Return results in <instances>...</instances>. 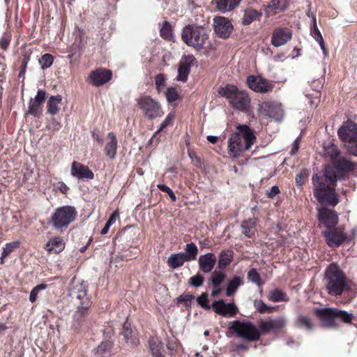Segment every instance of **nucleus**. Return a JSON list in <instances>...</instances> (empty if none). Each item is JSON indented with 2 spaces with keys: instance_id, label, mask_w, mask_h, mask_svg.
Segmentation results:
<instances>
[{
  "instance_id": "15",
  "label": "nucleus",
  "mask_w": 357,
  "mask_h": 357,
  "mask_svg": "<svg viewBox=\"0 0 357 357\" xmlns=\"http://www.w3.org/2000/svg\"><path fill=\"white\" fill-rule=\"evenodd\" d=\"M326 243L331 247H338L347 238V235L340 228H331L323 231Z\"/></svg>"
},
{
  "instance_id": "64",
  "label": "nucleus",
  "mask_w": 357,
  "mask_h": 357,
  "mask_svg": "<svg viewBox=\"0 0 357 357\" xmlns=\"http://www.w3.org/2000/svg\"><path fill=\"white\" fill-rule=\"evenodd\" d=\"M10 43V39L8 38H2L0 40V46L2 49L6 50Z\"/></svg>"
},
{
  "instance_id": "29",
  "label": "nucleus",
  "mask_w": 357,
  "mask_h": 357,
  "mask_svg": "<svg viewBox=\"0 0 357 357\" xmlns=\"http://www.w3.org/2000/svg\"><path fill=\"white\" fill-rule=\"evenodd\" d=\"M213 1L215 4V8L218 10L226 13L237 7L241 0H213Z\"/></svg>"
},
{
  "instance_id": "8",
  "label": "nucleus",
  "mask_w": 357,
  "mask_h": 357,
  "mask_svg": "<svg viewBox=\"0 0 357 357\" xmlns=\"http://www.w3.org/2000/svg\"><path fill=\"white\" fill-rule=\"evenodd\" d=\"M137 102L143 115L149 119L162 116L164 114L160 103L150 96H142Z\"/></svg>"
},
{
  "instance_id": "35",
  "label": "nucleus",
  "mask_w": 357,
  "mask_h": 357,
  "mask_svg": "<svg viewBox=\"0 0 357 357\" xmlns=\"http://www.w3.org/2000/svg\"><path fill=\"white\" fill-rule=\"evenodd\" d=\"M185 261H188L184 257L183 253L178 252L172 254L167 259V264L172 268H177L183 265Z\"/></svg>"
},
{
  "instance_id": "56",
  "label": "nucleus",
  "mask_w": 357,
  "mask_h": 357,
  "mask_svg": "<svg viewBox=\"0 0 357 357\" xmlns=\"http://www.w3.org/2000/svg\"><path fill=\"white\" fill-rule=\"evenodd\" d=\"M155 82L158 91L160 92L165 86V76L163 74L157 75L155 77Z\"/></svg>"
},
{
  "instance_id": "28",
  "label": "nucleus",
  "mask_w": 357,
  "mask_h": 357,
  "mask_svg": "<svg viewBox=\"0 0 357 357\" xmlns=\"http://www.w3.org/2000/svg\"><path fill=\"white\" fill-rule=\"evenodd\" d=\"M65 243L61 237L56 236L50 239L45 245V250L50 253H59L63 250Z\"/></svg>"
},
{
  "instance_id": "58",
  "label": "nucleus",
  "mask_w": 357,
  "mask_h": 357,
  "mask_svg": "<svg viewBox=\"0 0 357 357\" xmlns=\"http://www.w3.org/2000/svg\"><path fill=\"white\" fill-rule=\"evenodd\" d=\"M345 147L349 153L357 156V140L345 144Z\"/></svg>"
},
{
  "instance_id": "45",
  "label": "nucleus",
  "mask_w": 357,
  "mask_h": 357,
  "mask_svg": "<svg viewBox=\"0 0 357 357\" xmlns=\"http://www.w3.org/2000/svg\"><path fill=\"white\" fill-rule=\"evenodd\" d=\"M248 279L252 283L256 284L258 286L263 284L259 273L257 270L255 268H251L248 273Z\"/></svg>"
},
{
  "instance_id": "27",
  "label": "nucleus",
  "mask_w": 357,
  "mask_h": 357,
  "mask_svg": "<svg viewBox=\"0 0 357 357\" xmlns=\"http://www.w3.org/2000/svg\"><path fill=\"white\" fill-rule=\"evenodd\" d=\"M107 138L109 139L105 144L104 151L105 155L109 159H114L116 155L117 149V139L114 132H109L107 134Z\"/></svg>"
},
{
  "instance_id": "43",
  "label": "nucleus",
  "mask_w": 357,
  "mask_h": 357,
  "mask_svg": "<svg viewBox=\"0 0 357 357\" xmlns=\"http://www.w3.org/2000/svg\"><path fill=\"white\" fill-rule=\"evenodd\" d=\"M174 114L169 113L165 118V121L161 123L160 128L158 130L154 133L153 136L151 138L150 142L152 143L157 135L163 130L165 128H167L168 126L171 125L174 121Z\"/></svg>"
},
{
  "instance_id": "42",
  "label": "nucleus",
  "mask_w": 357,
  "mask_h": 357,
  "mask_svg": "<svg viewBox=\"0 0 357 357\" xmlns=\"http://www.w3.org/2000/svg\"><path fill=\"white\" fill-rule=\"evenodd\" d=\"M335 319H339L344 323L349 324L351 322L353 319V314H350L344 310H340L335 308Z\"/></svg>"
},
{
  "instance_id": "55",
  "label": "nucleus",
  "mask_w": 357,
  "mask_h": 357,
  "mask_svg": "<svg viewBox=\"0 0 357 357\" xmlns=\"http://www.w3.org/2000/svg\"><path fill=\"white\" fill-rule=\"evenodd\" d=\"M194 299V296L192 294H185L181 295L176 298V301L178 303H183L185 306H190L192 300Z\"/></svg>"
},
{
  "instance_id": "47",
  "label": "nucleus",
  "mask_w": 357,
  "mask_h": 357,
  "mask_svg": "<svg viewBox=\"0 0 357 357\" xmlns=\"http://www.w3.org/2000/svg\"><path fill=\"white\" fill-rule=\"evenodd\" d=\"M160 36L165 40H170L172 38V31L170 24L165 21L160 30Z\"/></svg>"
},
{
  "instance_id": "31",
  "label": "nucleus",
  "mask_w": 357,
  "mask_h": 357,
  "mask_svg": "<svg viewBox=\"0 0 357 357\" xmlns=\"http://www.w3.org/2000/svg\"><path fill=\"white\" fill-rule=\"evenodd\" d=\"M234 252L231 250H222L219 256L218 266L219 269H224L227 266L230 264V263L233 260Z\"/></svg>"
},
{
  "instance_id": "5",
  "label": "nucleus",
  "mask_w": 357,
  "mask_h": 357,
  "mask_svg": "<svg viewBox=\"0 0 357 357\" xmlns=\"http://www.w3.org/2000/svg\"><path fill=\"white\" fill-rule=\"evenodd\" d=\"M208 38L207 31L202 26L187 25L183 28L181 33L183 41L187 45L197 50L204 47Z\"/></svg>"
},
{
  "instance_id": "32",
  "label": "nucleus",
  "mask_w": 357,
  "mask_h": 357,
  "mask_svg": "<svg viewBox=\"0 0 357 357\" xmlns=\"http://www.w3.org/2000/svg\"><path fill=\"white\" fill-rule=\"evenodd\" d=\"M294 325L298 328H304L309 331H312L314 326L312 319L310 317L303 314L298 316Z\"/></svg>"
},
{
  "instance_id": "2",
  "label": "nucleus",
  "mask_w": 357,
  "mask_h": 357,
  "mask_svg": "<svg viewBox=\"0 0 357 357\" xmlns=\"http://www.w3.org/2000/svg\"><path fill=\"white\" fill-rule=\"evenodd\" d=\"M255 141L256 136L248 126L238 125L236 131L228 139V153L236 158L242 157L250 149Z\"/></svg>"
},
{
  "instance_id": "23",
  "label": "nucleus",
  "mask_w": 357,
  "mask_h": 357,
  "mask_svg": "<svg viewBox=\"0 0 357 357\" xmlns=\"http://www.w3.org/2000/svg\"><path fill=\"white\" fill-rule=\"evenodd\" d=\"M70 174L77 179H93V172L87 167L80 162H73L71 165Z\"/></svg>"
},
{
  "instance_id": "3",
  "label": "nucleus",
  "mask_w": 357,
  "mask_h": 357,
  "mask_svg": "<svg viewBox=\"0 0 357 357\" xmlns=\"http://www.w3.org/2000/svg\"><path fill=\"white\" fill-rule=\"evenodd\" d=\"M323 282L331 296H340L348 288L347 277L336 265H330L326 269Z\"/></svg>"
},
{
  "instance_id": "6",
  "label": "nucleus",
  "mask_w": 357,
  "mask_h": 357,
  "mask_svg": "<svg viewBox=\"0 0 357 357\" xmlns=\"http://www.w3.org/2000/svg\"><path fill=\"white\" fill-rule=\"evenodd\" d=\"M229 329L237 337L248 342H256L260 339L261 332L253 323L245 321H234L229 323Z\"/></svg>"
},
{
  "instance_id": "51",
  "label": "nucleus",
  "mask_w": 357,
  "mask_h": 357,
  "mask_svg": "<svg viewBox=\"0 0 357 357\" xmlns=\"http://www.w3.org/2000/svg\"><path fill=\"white\" fill-rule=\"evenodd\" d=\"M197 302L198 305H199L204 310H209L211 309V305H209L208 304V294L206 292H203L197 298Z\"/></svg>"
},
{
  "instance_id": "12",
  "label": "nucleus",
  "mask_w": 357,
  "mask_h": 357,
  "mask_svg": "<svg viewBox=\"0 0 357 357\" xmlns=\"http://www.w3.org/2000/svg\"><path fill=\"white\" fill-rule=\"evenodd\" d=\"M196 63V59L192 54L182 56L178 67L176 80L185 82L188 80L190 69Z\"/></svg>"
},
{
  "instance_id": "37",
  "label": "nucleus",
  "mask_w": 357,
  "mask_h": 357,
  "mask_svg": "<svg viewBox=\"0 0 357 357\" xmlns=\"http://www.w3.org/2000/svg\"><path fill=\"white\" fill-rule=\"evenodd\" d=\"M268 298L269 301L278 302H287L289 297L286 293L279 289H275L269 291Z\"/></svg>"
},
{
  "instance_id": "16",
  "label": "nucleus",
  "mask_w": 357,
  "mask_h": 357,
  "mask_svg": "<svg viewBox=\"0 0 357 357\" xmlns=\"http://www.w3.org/2000/svg\"><path fill=\"white\" fill-rule=\"evenodd\" d=\"M112 71L106 68H97L91 71L88 77L89 82L94 86H100L112 79Z\"/></svg>"
},
{
  "instance_id": "53",
  "label": "nucleus",
  "mask_w": 357,
  "mask_h": 357,
  "mask_svg": "<svg viewBox=\"0 0 357 357\" xmlns=\"http://www.w3.org/2000/svg\"><path fill=\"white\" fill-rule=\"evenodd\" d=\"M166 98L169 102H173L178 98V93L175 88L169 87L166 92Z\"/></svg>"
},
{
  "instance_id": "49",
  "label": "nucleus",
  "mask_w": 357,
  "mask_h": 357,
  "mask_svg": "<svg viewBox=\"0 0 357 357\" xmlns=\"http://www.w3.org/2000/svg\"><path fill=\"white\" fill-rule=\"evenodd\" d=\"M18 245L19 243L17 241L6 244V246L3 248L1 253V263H3V258L8 257L15 248L18 247Z\"/></svg>"
},
{
  "instance_id": "39",
  "label": "nucleus",
  "mask_w": 357,
  "mask_h": 357,
  "mask_svg": "<svg viewBox=\"0 0 357 357\" xmlns=\"http://www.w3.org/2000/svg\"><path fill=\"white\" fill-rule=\"evenodd\" d=\"M256 225V221L253 219H248L242 222L241 227L242 229L243 234L248 238L252 237L255 234V227Z\"/></svg>"
},
{
  "instance_id": "38",
  "label": "nucleus",
  "mask_w": 357,
  "mask_h": 357,
  "mask_svg": "<svg viewBox=\"0 0 357 357\" xmlns=\"http://www.w3.org/2000/svg\"><path fill=\"white\" fill-rule=\"evenodd\" d=\"M188 261L195 260L198 254V249L194 243L185 245L184 252H182Z\"/></svg>"
},
{
  "instance_id": "17",
  "label": "nucleus",
  "mask_w": 357,
  "mask_h": 357,
  "mask_svg": "<svg viewBox=\"0 0 357 357\" xmlns=\"http://www.w3.org/2000/svg\"><path fill=\"white\" fill-rule=\"evenodd\" d=\"M45 98V91L39 89L35 98L29 100L26 114L38 117L41 114Z\"/></svg>"
},
{
  "instance_id": "25",
  "label": "nucleus",
  "mask_w": 357,
  "mask_h": 357,
  "mask_svg": "<svg viewBox=\"0 0 357 357\" xmlns=\"http://www.w3.org/2000/svg\"><path fill=\"white\" fill-rule=\"evenodd\" d=\"M216 261V257L213 253L202 255L199 258V268L204 273H210L214 268Z\"/></svg>"
},
{
  "instance_id": "11",
  "label": "nucleus",
  "mask_w": 357,
  "mask_h": 357,
  "mask_svg": "<svg viewBox=\"0 0 357 357\" xmlns=\"http://www.w3.org/2000/svg\"><path fill=\"white\" fill-rule=\"evenodd\" d=\"M247 84L250 89L261 93L273 91L274 85L269 81L260 76L250 75L247 77Z\"/></svg>"
},
{
  "instance_id": "26",
  "label": "nucleus",
  "mask_w": 357,
  "mask_h": 357,
  "mask_svg": "<svg viewBox=\"0 0 357 357\" xmlns=\"http://www.w3.org/2000/svg\"><path fill=\"white\" fill-rule=\"evenodd\" d=\"M289 5V0H271L265 13L267 16L275 15L284 11Z\"/></svg>"
},
{
  "instance_id": "9",
  "label": "nucleus",
  "mask_w": 357,
  "mask_h": 357,
  "mask_svg": "<svg viewBox=\"0 0 357 357\" xmlns=\"http://www.w3.org/2000/svg\"><path fill=\"white\" fill-rule=\"evenodd\" d=\"M287 324V319L286 317L278 316L275 318L269 317L266 320L259 321V328L261 334L275 333L284 328Z\"/></svg>"
},
{
  "instance_id": "24",
  "label": "nucleus",
  "mask_w": 357,
  "mask_h": 357,
  "mask_svg": "<svg viewBox=\"0 0 357 357\" xmlns=\"http://www.w3.org/2000/svg\"><path fill=\"white\" fill-rule=\"evenodd\" d=\"M291 36V31L289 29L279 28L273 32L271 43L275 47H280L289 41Z\"/></svg>"
},
{
  "instance_id": "1",
  "label": "nucleus",
  "mask_w": 357,
  "mask_h": 357,
  "mask_svg": "<svg viewBox=\"0 0 357 357\" xmlns=\"http://www.w3.org/2000/svg\"><path fill=\"white\" fill-rule=\"evenodd\" d=\"M354 169V164L344 158H340L333 162V166H327L323 175L312 176L314 195L321 204L332 206L339 203L337 195L335 192L336 182L343 178V173Z\"/></svg>"
},
{
  "instance_id": "52",
  "label": "nucleus",
  "mask_w": 357,
  "mask_h": 357,
  "mask_svg": "<svg viewBox=\"0 0 357 357\" xmlns=\"http://www.w3.org/2000/svg\"><path fill=\"white\" fill-rule=\"evenodd\" d=\"M310 33H311V36L315 40H317L319 38H323L321 32L319 31V30L317 27V20H316V17L314 15L312 16V26L311 28Z\"/></svg>"
},
{
  "instance_id": "63",
  "label": "nucleus",
  "mask_w": 357,
  "mask_h": 357,
  "mask_svg": "<svg viewBox=\"0 0 357 357\" xmlns=\"http://www.w3.org/2000/svg\"><path fill=\"white\" fill-rule=\"evenodd\" d=\"M280 193V189L278 186H273L270 191L268 192V195L271 197H273Z\"/></svg>"
},
{
  "instance_id": "46",
  "label": "nucleus",
  "mask_w": 357,
  "mask_h": 357,
  "mask_svg": "<svg viewBox=\"0 0 357 357\" xmlns=\"http://www.w3.org/2000/svg\"><path fill=\"white\" fill-rule=\"evenodd\" d=\"M324 154L331 158L332 162L337 160V156L340 154V151L336 146L334 144L324 146Z\"/></svg>"
},
{
  "instance_id": "61",
  "label": "nucleus",
  "mask_w": 357,
  "mask_h": 357,
  "mask_svg": "<svg viewBox=\"0 0 357 357\" xmlns=\"http://www.w3.org/2000/svg\"><path fill=\"white\" fill-rule=\"evenodd\" d=\"M316 41L319 43V46H320V47H321V50L323 52V54H324V56L327 57L328 56V50H327V49H326V47L325 46L323 38H319V40H317Z\"/></svg>"
},
{
  "instance_id": "22",
  "label": "nucleus",
  "mask_w": 357,
  "mask_h": 357,
  "mask_svg": "<svg viewBox=\"0 0 357 357\" xmlns=\"http://www.w3.org/2000/svg\"><path fill=\"white\" fill-rule=\"evenodd\" d=\"M233 29L231 23L224 17L214 18V30L217 34L223 38L228 37Z\"/></svg>"
},
{
  "instance_id": "21",
  "label": "nucleus",
  "mask_w": 357,
  "mask_h": 357,
  "mask_svg": "<svg viewBox=\"0 0 357 357\" xmlns=\"http://www.w3.org/2000/svg\"><path fill=\"white\" fill-rule=\"evenodd\" d=\"M70 294L75 305L91 306L92 302L87 296L86 290L82 285L73 287Z\"/></svg>"
},
{
  "instance_id": "36",
  "label": "nucleus",
  "mask_w": 357,
  "mask_h": 357,
  "mask_svg": "<svg viewBox=\"0 0 357 357\" xmlns=\"http://www.w3.org/2000/svg\"><path fill=\"white\" fill-rule=\"evenodd\" d=\"M261 15V13L252 9L248 8L244 10V14L242 17V23L244 25H249L252 22L258 20Z\"/></svg>"
},
{
  "instance_id": "10",
  "label": "nucleus",
  "mask_w": 357,
  "mask_h": 357,
  "mask_svg": "<svg viewBox=\"0 0 357 357\" xmlns=\"http://www.w3.org/2000/svg\"><path fill=\"white\" fill-rule=\"evenodd\" d=\"M261 114L272 119L275 121H282L284 116V112L281 103L278 102H265L261 105Z\"/></svg>"
},
{
  "instance_id": "14",
  "label": "nucleus",
  "mask_w": 357,
  "mask_h": 357,
  "mask_svg": "<svg viewBox=\"0 0 357 357\" xmlns=\"http://www.w3.org/2000/svg\"><path fill=\"white\" fill-rule=\"evenodd\" d=\"M337 134L340 139L347 144L356 141L357 124L352 121L348 120L339 128Z\"/></svg>"
},
{
  "instance_id": "59",
  "label": "nucleus",
  "mask_w": 357,
  "mask_h": 357,
  "mask_svg": "<svg viewBox=\"0 0 357 357\" xmlns=\"http://www.w3.org/2000/svg\"><path fill=\"white\" fill-rule=\"evenodd\" d=\"M189 158H190L194 166L200 167L202 165L201 159L193 152L188 153Z\"/></svg>"
},
{
  "instance_id": "48",
  "label": "nucleus",
  "mask_w": 357,
  "mask_h": 357,
  "mask_svg": "<svg viewBox=\"0 0 357 357\" xmlns=\"http://www.w3.org/2000/svg\"><path fill=\"white\" fill-rule=\"evenodd\" d=\"M54 61V57L52 56V54L49 53H46L43 54L41 58L39 59V63L40 64L42 69H46L47 68H50Z\"/></svg>"
},
{
  "instance_id": "54",
  "label": "nucleus",
  "mask_w": 357,
  "mask_h": 357,
  "mask_svg": "<svg viewBox=\"0 0 357 357\" xmlns=\"http://www.w3.org/2000/svg\"><path fill=\"white\" fill-rule=\"evenodd\" d=\"M204 278L200 274H197L190 278L189 284L195 287H199L202 286Z\"/></svg>"
},
{
  "instance_id": "62",
  "label": "nucleus",
  "mask_w": 357,
  "mask_h": 357,
  "mask_svg": "<svg viewBox=\"0 0 357 357\" xmlns=\"http://www.w3.org/2000/svg\"><path fill=\"white\" fill-rule=\"evenodd\" d=\"M316 41L319 43V46H320V47H321V50L323 52V54H324V56L327 57L328 56V50H327V49H326V47L325 46L323 38H319V40H317Z\"/></svg>"
},
{
  "instance_id": "50",
  "label": "nucleus",
  "mask_w": 357,
  "mask_h": 357,
  "mask_svg": "<svg viewBox=\"0 0 357 357\" xmlns=\"http://www.w3.org/2000/svg\"><path fill=\"white\" fill-rule=\"evenodd\" d=\"M47 288V284H40L36 286L31 291L29 295V301L31 303L35 302L37 300V296L40 291L45 289Z\"/></svg>"
},
{
  "instance_id": "60",
  "label": "nucleus",
  "mask_w": 357,
  "mask_h": 357,
  "mask_svg": "<svg viewBox=\"0 0 357 357\" xmlns=\"http://www.w3.org/2000/svg\"><path fill=\"white\" fill-rule=\"evenodd\" d=\"M149 343L150 349L151 350L152 353H153L155 351L161 349V347H162L161 344L160 342L159 343L155 342L153 339H150L149 341Z\"/></svg>"
},
{
  "instance_id": "40",
  "label": "nucleus",
  "mask_w": 357,
  "mask_h": 357,
  "mask_svg": "<svg viewBox=\"0 0 357 357\" xmlns=\"http://www.w3.org/2000/svg\"><path fill=\"white\" fill-rule=\"evenodd\" d=\"M225 278L226 275L222 271H214L208 278V284L213 287H219Z\"/></svg>"
},
{
  "instance_id": "57",
  "label": "nucleus",
  "mask_w": 357,
  "mask_h": 357,
  "mask_svg": "<svg viewBox=\"0 0 357 357\" xmlns=\"http://www.w3.org/2000/svg\"><path fill=\"white\" fill-rule=\"evenodd\" d=\"M157 187L160 190L167 192V194H168V195L170 197V198L172 201L176 200V197L175 194L174 193V192L171 190V188L169 187H168L167 185H164V184H158L157 185Z\"/></svg>"
},
{
  "instance_id": "33",
  "label": "nucleus",
  "mask_w": 357,
  "mask_h": 357,
  "mask_svg": "<svg viewBox=\"0 0 357 357\" xmlns=\"http://www.w3.org/2000/svg\"><path fill=\"white\" fill-rule=\"evenodd\" d=\"M243 277L234 276L229 280L226 287V295L227 296H233L236 292L238 288L243 284Z\"/></svg>"
},
{
  "instance_id": "44",
  "label": "nucleus",
  "mask_w": 357,
  "mask_h": 357,
  "mask_svg": "<svg viewBox=\"0 0 357 357\" xmlns=\"http://www.w3.org/2000/svg\"><path fill=\"white\" fill-rule=\"evenodd\" d=\"M111 349V344L109 342H102L98 345L96 349V354L97 357H106Z\"/></svg>"
},
{
  "instance_id": "13",
  "label": "nucleus",
  "mask_w": 357,
  "mask_h": 357,
  "mask_svg": "<svg viewBox=\"0 0 357 357\" xmlns=\"http://www.w3.org/2000/svg\"><path fill=\"white\" fill-rule=\"evenodd\" d=\"M211 307L216 314L222 317H233L238 312V308L234 302L226 303L222 299L213 301Z\"/></svg>"
},
{
  "instance_id": "41",
  "label": "nucleus",
  "mask_w": 357,
  "mask_h": 357,
  "mask_svg": "<svg viewBox=\"0 0 357 357\" xmlns=\"http://www.w3.org/2000/svg\"><path fill=\"white\" fill-rule=\"evenodd\" d=\"M254 307L260 314L271 313L274 311L275 307L268 306L262 300L254 301Z\"/></svg>"
},
{
  "instance_id": "20",
  "label": "nucleus",
  "mask_w": 357,
  "mask_h": 357,
  "mask_svg": "<svg viewBox=\"0 0 357 357\" xmlns=\"http://www.w3.org/2000/svg\"><path fill=\"white\" fill-rule=\"evenodd\" d=\"M314 312L325 327L335 328L336 326L335 307L314 308Z\"/></svg>"
},
{
  "instance_id": "7",
  "label": "nucleus",
  "mask_w": 357,
  "mask_h": 357,
  "mask_svg": "<svg viewBox=\"0 0 357 357\" xmlns=\"http://www.w3.org/2000/svg\"><path fill=\"white\" fill-rule=\"evenodd\" d=\"M219 93L227 99L232 107L241 111H246L250 105V99L245 91H240L234 85H227L219 91Z\"/></svg>"
},
{
  "instance_id": "30",
  "label": "nucleus",
  "mask_w": 357,
  "mask_h": 357,
  "mask_svg": "<svg viewBox=\"0 0 357 357\" xmlns=\"http://www.w3.org/2000/svg\"><path fill=\"white\" fill-rule=\"evenodd\" d=\"M62 101L61 95L52 96L47 100V112L51 115H56L59 112L60 104Z\"/></svg>"
},
{
  "instance_id": "18",
  "label": "nucleus",
  "mask_w": 357,
  "mask_h": 357,
  "mask_svg": "<svg viewBox=\"0 0 357 357\" xmlns=\"http://www.w3.org/2000/svg\"><path fill=\"white\" fill-rule=\"evenodd\" d=\"M318 219L326 225L327 229L335 227L338 222L337 213L326 207L318 208Z\"/></svg>"
},
{
  "instance_id": "19",
  "label": "nucleus",
  "mask_w": 357,
  "mask_h": 357,
  "mask_svg": "<svg viewBox=\"0 0 357 357\" xmlns=\"http://www.w3.org/2000/svg\"><path fill=\"white\" fill-rule=\"evenodd\" d=\"M91 306L76 305V310L73 317L71 327L75 331H79L84 324L90 314Z\"/></svg>"
},
{
  "instance_id": "4",
  "label": "nucleus",
  "mask_w": 357,
  "mask_h": 357,
  "mask_svg": "<svg viewBox=\"0 0 357 357\" xmlns=\"http://www.w3.org/2000/svg\"><path fill=\"white\" fill-rule=\"evenodd\" d=\"M77 215V212L75 207L71 206H60L54 209L48 223L55 229L63 231L74 222Z\"/></svg>"
},
{
  "instance_id": "34",
  "label": "nucleus",
  "mask_w": 357,
  "mask_h": 357,
  "mask_svg": "<svg viewBox=\"0 0 357 357\" xmlns=\"http://www.w3.org/2000/svg\"><path fill=\"white\" fill-rule=\"evenodd\" d=\"M129 325L126 322L123 324L122 334L128 344L136 345L138 342L136 332L130 328Z\"/></svg>"
}]
</instances>
